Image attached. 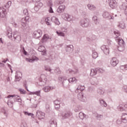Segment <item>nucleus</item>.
<instances>
[{
    "instance_id": "obj_1",
    "label": "nucleus",
    "mask_w": 127,
    "mask_h": 127,
    "mask_svg": "<svg viewBox=\"0 0 127 127\" xmlns=\"http://www.w3.org/2000/svg\"><path fill=\"white\" fill-rule=\"evenodd\" d=\"M11 5V1H8L4 6L0 7V16L2 18V20H6V9L9 8Z\"/></svg>"
},
{
    "instance_id": "obj_2",
    "label": "nucleus",
    "mask_w": 127,
    "mask_h": 127,
    "mask_svg": "<svg viewBox=\"0 0 127 127\" xmlns=\"http://www.w3.org/2000/svg\"><path fill=\"white\" fill-rule=\"evenodd\" d=\"M84 90H85V86L79 85L75 91L76 94L78 93L77 95L78 99L81 102H86L87 101V98L84 96V94L82 92Z\"/></svg>"
},
{
    "instance_id": "obj_3",
    "label": "nucleus",
    "mask_w": 127,
    "mask_h": 127,
    "mask_svg": "<svg viewBox=\"0 0 127 127\" xmlns=\"http://www.w3.org/2000/svg\"><path fill=\"white\" fill-rule=\"evenodd\" d=\"M116 41L118 43L119 47H118V49L119 51H120V52H122L125 50V42L124 41V40L119 38L118 37L116 38Z\"/></svg>"
},
{
    "instance_id": "obj_4",
    "label": "nucleus",
    "mask_w": 127,
    "mask_h": 127,
    "mask_svg": "<svg viewBox=\"0 0 127 127\" xmlns=\"http://www.w3.org/2000/svg\"><path fill=\"white\" fill-rule=\"evenodd\" d=\"M47 81V78H46V76L44 74H42L39 78V82H38V84L41 86H45V85H46Z\"/></svg>"
},
{
    "instance_id": "obj_5",
    "label": "nucleus",
    "mask_w": 127,
    "mask_h": 127,
    "mask_svg": "<svg viewBox=\"0 0 127 127\" xmlns=\"http://www.w3.org/2000/svg\"><path fill=\"white\" fill-rule=\"evenodd\" d=\"M79 24L81 27L86 28L90 25V20L88 19H82L79 21Z\"/></svg>"
},
{
    "instance_id": "obj_6",
    "label": "nucleus",
    "mask_w": 127,
    "mask_h": 127,
    "mask_svg": "<svg viewBox=\"0 0 127 127\" xmlns=\"http://www.w3.org/2000/svg\"><path fill=\"white\" fill-rule=\"evenodd\" d=\"M115 14H110L109 12L104 11L102 14V16L104 18H106V19H108L109 20H111L113 21L114 19H115V17L114 16Z\"/></svg>"
},
{
    "instance_id": "obj_7",
    "label": "nucleus",
    "mask_w": 127,
    "mask_h": 127,
    "mask_svg": "<svg viewBox=\"0 0 127 127\" xmlns=\"http://www.w3.org/2000/svg\"><path fill=\"white\" fill-rule=\"evenodd\" d=\"M60 81H63L62 82L63 86L64 87V88H67L69 86V82L68 80H67V78L64 76H60L59 77Z\"/></svg>"
},
{
    "instance_id": "obj_8",
    "label": "nucleus",
    "mask_w": 127,
    "mask_h": 127,
    "mask_svg": "<svg viewBox=\"0 0 127 127\" xmlns=\"http://www.w3.org/2000/svg\"><path fill=\"white\" fill-rule=\"evenodd\" d=\"M13 37L14 38L15 42H16L17 43H19V42H20L21 40V37L20 36V35H19L18 32H14L13 34Z\"/></svg>"
},
{
    "instance_id": "obj_9",
    "label": "nucleus",
    "mask_w": 127,
    "mask_h": 127,
    "mask_svg": "<svg viewBox=\"0 0 127 127\" xmlns=\"http://www.w3.org/2000/svg\"><path fill=\"white\" fill-rule=\"evenodd\" d=\"M7 99H9L10 98H13L14 99V102H18V103H22V100H21V98H20V97L18 95H16L15 94L13 95H9L7 97Z\"/></svg>"
},
{
    "instance_id": "obj_10",
    "label": "nucleus",
    "mask_w": 127,
    "mask_h": 127,
    "mask_svg": "<svg viewBox=\"0 0 127 127\" xmlns=\"http://www.w3.org/2000/svg\"><path fill=\"white\" fill-rule=\"evenodd\" d=\"M62 17L66 21H72L73 20V17L68 13H64L62 14Z\"/></svg>"
},
{
    "instance_id": "obj_11",
    "label": "nucleus",
    "mask_w": 127,
    "mask_h": 127,
    "mask_svg": "<svg viewBox=\"0 0 127 127\" xmlns=\"http://www.w3.org/2000/svg\"><path fill=\"white\" fill-rule=\"evenodd\" d=\"M41 35H42V32H41V30H40L35 31L33 34V38H36V39L40 38Z\"/></svg>"
},
{
    "instance_id": "obj_12",
    "label": "nucleus",
    "mask_w": 127,
    "mask_h": 127,
    "mask_svg": "<svg viewBox=\"0 0 127 127\" xmlns=\"http://www.w3.org/2000/svg\"><path fill=\"white\" fill-rule=\"evenodd\" d=\"M109 6L111 8H117L118 7V2L116 0H109Z\"/></svg>"
},
{
    "instance_id": "obj_13",
    "label": "nucleus",
    "mask_w": 127,
    "mask_h": 127,
    "mask_svg": "<svg viewBox=\"0 0 127 127\" xmlns=\"http://www.w3.org/2000/svg\"><path fill=\"white\" fill-rule=\"evenodd\" d=\"M29 21V16H27L25 17V18H22L21 20V25L23 27H25L26 26V24H27V22Z\"/></svg>"
},
{
    "instance_id": "obj_14",
    "label": "nucleus",
    "mask_w": 127,
    "mask_h": 127,
    "mask_svg": "<svg viewBox=\"0 0 127 127\" xmlns=\"http://www.w3.org/2000/svg\"><path fill=\"white\" fill-rule=\"evenodd\" d=\"M15 78V82H17V81L18 82L20 81V80L21 79V78H22V73L19 71H16Z\"/></svg>"
},
{
    "instance_id": "obj_15",
    "label": "nucleus",
    "mask_w": 127,
    "mask_h": 127,
    "mask_svg": "<svg viewBox=\"0 0 127 127\" xmlns=\"http://www.w3.org/2000/svg\"><path fill=\"white\" fill-rule=\"evenodd\" d=\"M101 49L106 55H108L109 54L110 49H109V47L106 45H103L101 46Z\"/></svg>"
},
{
    "instance_id": "obj_16",
    "label": "nucleus",
    "mask_w": 127,
    "mask_h": 127,
    "mask_svg": "<svg viewBox=\"0 0 127 127\" xmlns=\"http://www.w3.org/2000/svg\"><path fill=\"white\" fill-rule=\"evenodd\" d=\"M73 50H74V46L73 45H68L65 47V51L68 54L70 53H72L73 52Z\"/></svg>"
},
{
    "instance_id": "obj_17",
    "label": "nucleus",
    "mask_w": 127,
    "mask_h": 127,
    "mask_svg": "<svg viewBox=\"0 0 127 127\" xmlns=\"http://www.w3.org/2000/svg\"><path fill=\"white\" fill-rule=\"evenodd\" d=\"M110 64L113 67H116L119 64V60L116 58H113L110 61Z\"/></svg>"
},
{
    "instance_id": "obj_18",
    "label": "nucleus",
    "mask_w": 127,
    "mask_h": 127,
    "mask_svg": "<svg viewBox=\"0 0 127 127\" xmlns=\"http://www.w3.org/2000/svg\"><path fill=\"white\" fill-rule=\"evenodd\" d=\"M36 117H38L39 120H44V118H45V113L41 111H37Z\"/></svg>"
},
{
    "instance_id": "obj_19",
    "label": "nucleus",
    "mask_w": 127,
    "mask_h": 127,
    "mask_svg": "<svg viewBox=\"0 0 127 127\" xmlns=\"http://www.w3.org/2000/svg\"><path fill=\"white\" fill-rule=\"evenodd\" d=\"M54 89H55V87L54 86H47L43 88V91H44L45 93H48V92H50V91L54 90Z\"/></svg>"
},
{
    "instance_id": "obj_20",
    "label": "nucleus",
    "mask_w": 127,
    "mask_h": 127,
    "mask_svg": "<svg viewBox=\"0 0 127 127\" xmlns=\"http://www.w3.org/2000/svg\"><path fill=\"white\" fill-rule=\"evenodd\" d=\"M79 70L78 68L76 67L74 70H72V69H69L66 70V73L68 74H71V75H75V74H78Z\"/></svg>"
},
{
    "instance_id": "obj_21",
    "label": "nucleus",
    "mask_w": 127,
    "mask_h": 127,
    "mask_svg": "<svg viewBox=\"0 0 127 127\" xmlns=\"http://www.w3.org/2000/svg\"><path fill=\"white\" fill-rule=\"evenodd\" d=\"M63 119H68L72 116V113L70 112H66L62 115Z\"/></svg>"
},
{
    "instance_id": "obj_22",
    "label": "nucleus",
    "mask_w": 127,
    "mask_h": 127,
    "mask_svg": "<svg viewBox=\"0 0 127 127\" xmlns=\"http://www.w3.org/2000/svg\"><path fill=\"white\" fill-rule=\"evenodd\" d=\"M50 127H57V122L56 121V120L52 119L50 121Z\"/></svg>"
},
{
    "instance_id": "obj_23",
    "label": "nucleus",
    "mask_w": 127,
    "mask_h": 127,
    "mask_svg": "<svg viewBox=\"0 0 127 127\" xmlns=\"http://www.w3.org/2000/svg\"><path fill=\"white\" fill-rule=\"evenodd\" d=\"M64 10H65V5H62L59 6L57 11L58 13H62V12H64Z\"/></svg>"
},
{
    "instance_id": "obj_24",
    "label": "nucleus",
    "mask_w": 127,
    "mask_h": 127,
    "mask_svg": "<svg viewBox=\"0 0 127 127\" xmlns=\"http://www.w3.org/2000/svg\"><path fill=\"white\" fill-rule=\"evenodd\" d=\"M42 6H43V3L41 2L38 3L37 4L35 5L34 7L35 11H38V10H39V9H40V8H41Z\"/></svg>"
},
{
    "instance_id": "obj_25",
    "label": "nucleus",
    "mask_w": 127,
    "mask_h": 127,
    "mask_svg": "<svg viewBox=\"0 0 127 127\" xmlns=\"http://www.w3.org/2000/svg\"><path fill=\"white\" fill-rule=\"evenodd\" d=\"M121 120L122 123H124V124H127V114L123 113L122 114V116L121 117Z\"/></svg>"
},
{
    "instance_id": "obj_26",
    "label": "nucleus",
    "mask_w": 127,
    "mask_h": 127,
    "mask_svg": "<svg viewBox=\"0 0 127 127\" xmlns=\"http://www.w3.org/2000/svg\"><path fill=\"white\" fill-rule=\"evenodd\" d=\"M42 60L43 61H46L47 62H48V63H50L51 64H52V63H53V58L51 56L49 57V58H44Z\"/></svg>"
},
{
    "instance_id": "obj_27",
    "label": "nucleus",
    "mask_w": 127,
    "mask_h": 127,
    "mask_svg": "<svg viewBox=\"0 0 127 127\" xmlns=\"http://www.w3.org/2000/svg\"><path fill=\"white\" fill-rule=\"evenodd\" d=\"M52 20L53 21L56 25H60V22L59 21V20L58 18L55 16H53L52 17Z\"/></svg>"
},
{
    "instance_id": "obj_28",
    "label": "nucleus",
    "mask_w": 127,
    "mask_h": 127,
    "mask_svg": "<svg viewBox=\"0 0 127 127\" xmlns=\"http://www.w3.org/2000/svg\"><path fill=\"white\" fill-rule=\"evenodd\" d=\"M99 103L101 107H104L106 108L108 106V104H107L106 101H105L102 98L99 99Z\"/></svg>"
},
{
    "instance_id": "obj_29",
    "label": "nucleus",
    "mask_w": 127,
    "mask_h": 127,
    "mask_svg": "<svg viewBox=\"0 0 127 127\" xmlns=\"http://www.w3.org/2000/svg\"><path fill=\"white\" fill-rule=\"evenodd\" d=\"M98 83H99V80H98V78H97V77L93 78L91 80V85H98Z\"/></svg>"
},
{
    "instance_id": "obj_30",
    "label": "nucleus",
    "mask_w": 127,
    "mask_h": 127,
    "mask_svg": "<svg viewBox=\"0 0 127 127\" xmlns=\"http://www.w3.org/2000/svg\"><path fill=\"white\" fill-rule=\"evenodd\" d=\"M79 118L80 120H84V119H88V116L86 115L83 112H80L79 113Z\"/></svg>"
},
{
    "instance_id": "obj_31",
    "label": "nucleus",
    "mask_w": 127,
    "mask_h": 127,
    "mask_svg": "<svg viewBox=\"0 0 127 127\" xmlns=\"http://www.w3.org/2000/svg\"><path fill=\"white\" fill-rule=\"evenodd\" d=\"M48 39H49V36L47 34H45L42 39L41 42L42 43H45Z\"/></svg>"
},
{
    "instance_id": "obj_32",
    "label": "nucleus",
    "mask_w": 127,
    "mask_h": 127,
    "mask_svg": "<svg viewBox=\"0 0 127 127\" xmlns=\"http://www.w3.org/2000/svg\"><path fill=\"white\" fill-rule=\"evenodd\" d=\"M87 6L88 9H89V10H91L92 11L96 9V6L94 5H93L92 4H87Z\"/></svg>"
},
{
    "instance_id": "obj_33",
    "label": "nucleus",
    "mask_w": 127,
    "mask_h": 127,
    "mask_svg": "<svg viewBox=\"0 0 127 127\" xmlns=\"http://www.w3.org/2000/svg\"><path fill=\"white\" fill-rule=\"evenodd\" d=\"M92 20L95 24H99L100 22V20H99V18H98V17H97L96 16H94L92 17Z\"/></svg>"
},
{
    "instance_id": "obj_34",
    "label": "nucleus",
    "mask_w": 127,
    "mask_h": 127,
    "mask_svg": "<svg viewBox=\"0 0 127 127\" xmlns=\"http://www.w3.org/2000/svg\"><path fill=\"white\" fill-rule=\"evenodd\" d=\"M118 27H120V28H122V29H125V28H126V24L124 22H119Z\"/></svg>"
},
{
    "instance_id": "obj_35",
    "label": "nucleus",
    "mask_w": 127,
    "mask_h": 127,
    "mask_svg": "<svg viewBox=\"0 0 127 127\" xmlns=\"http://www.w3.org/2000/svg\"><path fill=\"white\" fill-rule=\"evenodd\" d=\"M54 103L56 106H58V107L55 106V109H56V110H58V109L60 108V101L56 100L54 102Z\"/></svg>"
},
{
    "instance_id": "obj_36",
    "label": "nucleus",
    "mask_w": 127,
    "mask_h": 127,
    "mask_svg": "<svg viewBox=\"0 0 127 127\" xmlns=\"http://www.w3.org/2000/svg\"><path fill=\"white\" fill-rule=\"evenodd\" d=\"M97 70H99L98 69H91V72H90V75L91 76H95V75H97Z\"/></svg>"
},
{
    "instance_id": "obj_37",
    "label": "nucleus",
    "mask_w": 127,
    "mask_h": 127,
    "mask_svg": "<svg viewBox=\"0 0 127 127\" xmlns=\"http://www.w3.org/2000/svg\"><path fill=\"white\" fill-rule=\"evenodd\" d=\"M92 57L94 59L98 58V53L95 51V50H92Z\"/></svg>"
},
{
    "instance_id": "obj_38",
    "label": "nucleus",
    "mask_w": 127,
    "mask_h": 127,
    "mask_svg": "<svg viewBox=\"0 0 127 127\" xmlns=\"http://www.w3.org/2000/svg\"><path fill=\"white\" fill-rule=\"evenodd\" d=\"M97 93L98 95L102 96V95H104V94H105V90L103 89L99 88L97 90Z\"/></svg>"
},
{
    "instance_id": "obj_39",
    "label": "nucleus",
    "mask_w": 127,
    "mask_h": 127,
    "mask_svg": "<svg viewBox=\"0 0 127 127\" xmlns=\"http://www.w3.org/2000/svg\"><path fill=\"white\" fill-rule=\"evenodd\" d=\"M69 83H76L77 82V79L76 77H71L68 79Z\"/></svg>"
},
{
    "instance_id": "obj_40",
    "label": "nucleus",
    "mask_w": 127,
    "mask_h": 127,
    "mask_svg": "<svg viewBox=\"0 0 127 127\" xmlns=\"http://www.w3.org/2000/svg\"><path fill=\"white\" fill-rule=\"evenodd\" d=\"M11 20H12V21L11 22V23L12 25L14 26V27H18V24L14 21V20H13V18H11Z\"/></svg>"
},
{
    "instance_id": "obj_41",
    "label": "nucleus",
    "mask_w": 127,
    "mask_h": 127,
    "mask_svg": "<svg viewBox=\"0 0 127 127\" xmlns=\"http://www.w3.org/2000/svg\"><path fill=\"white\" fill-rule=\"evenodd\" d=\"M56 33L58 34V36H62V37H64L65 36V34H64L63 32L57 31Z\"/></svg>"
},
{
    "instance_id": "obj_42",
    "label": "nucleus",
    "mask_w": 127,
    "mask_h": 127,
    "mask_svg": "<svg viewBox=\"0 0 127 127\" xmlns=\"http://www.w3.org/2000/svg\"><path fill=\"white\" fill-rule=\"evenodd\" d=\"M114 33L117 36L116 37H115V40L116 39V38L117 37L120 38V37H119V36H120V35H121V33H120V31L116 30L114 31Z\"/></svg>"
},
{
    "instance_id": "obj_43",
    "label": "nucleus",
    "mask_w": 127,
    "mask_h": 127,
    "mask_svg": "<svg viewBox=\"0 0 127 127\" xmlns=\"http://www.w3.org/2000/svg\"><path fill=\"white\" fill-rule=\"evenodd\" d=\"M38 61V60H39V59H38V58L35 57L34 58H33L32 59H29V62L30 63H32V62H34V61Z\"/></svg>"
},
{
    "instance_id": "obj_44",
    "label": "nucleus",
    "mask_w": 127,
    "mask_h": 127,
    "mask_svg": "<svg viewBox=\"0 0 127 127\" xmlns=\"http://www.w3.org/2000/svg\"><path fill=\"white\" fill-rule=\"evenodd\" d=\"M103 115H101L99 114H97L96 116V118L97 120H98V121H101V120L103 119Z\"/></svg>"
},
{
    "instance_id": "obj_45",
    "label": "nucleus",
    "mask_w": 127,
    "mask_h": 127,
    "mask_svg": "<svg viewBox=\"0 0 127 127\" xmlns=\"http://www.w3.org/2000/svg\"><path fill=\"white\" fill-rule=\"evenodd\" d=\"M7 104L9 108H12L13 107V102L10 100H8Z\"/></svg>"
},
{
    "instance_id": "obj_46",
    "label": "nucleus",
    "mask_w": 127,
    "mask_h": 127,
    "mask_svg": "<svg viewBox=\"0 0 127 127\" xmlns=\"http://www.w3.org/2000/svg\"><path fill=\"white\" fill-rule=\"evenodd\" d=\"M120 69L121 70H122L123 71H126L127 70V64L125 65H121L120 66Z\"/></svg>"
},
{
    "instance_id": "obj_47",
    "label": "nucleus",
    "mask_w": 127,
    "mask_h": 127,
    "mask_svg": "<svg viewBox=\"0 0 127 127\" xmlns=\"http://www.w3.org/2000/svg\"><path fill=\"white\" fill-rule=\"evenodd\" d=\"M40 90L37 91H35V92H31V95H36L37 96H40Z\"/></svg>"
},
{
    "instance_id": "obj_48",
    "label": "nucleus",
    "mask_w": 127,
    "mask_h": 127,
    "mask_svg": "<svg viewBox=\"0 0 127 127\" xmlns=\"http://www.w3.org/2000/svg\"><path fill=\"white\" fill-rule=\"evenodd\" d=\"M45 70L46 71H48V72H50V73H51V71L52 70L50 66L47 65L45 66Z\"/></svg>"
},
{
    "instance_id": "obj_49",
    "label": "nucleus",
    "mask_w": 127,
    "mask_h": 127,
    "mask_svg": "<svg viewBox=\"0 0 127 127\" xmlns=\"http://www.w3.org/2000/svg\"><path fill=\"white\" fill-rule=\"evenodd\" d=\"M1 112L3 114H4V115L5 117H6V118L7 117V113H6V111H5V109H4V108H2L1 109Z\"/></svg>"
},
{
    "instance_id": "obj_50",
    "label": "nucleus",
    "mask_w": 127,
    "mask_h": 127,
    "mask_svg": "<svg viewBox=\"0 0 127 127\" xmlns=\"http://www.w3.org/2000/svg\"><path fill=\"white\" fill-rule=\"evenodd\" d=\"M55 73H56L57 74H61L60 68L59 67H56L55 69Z\"/></svg>"
},
{
    "instance_id": "obj_51",
    "label": "nucleus",
    "mask_w": 127,
    "mask_h": 127,
    "mask_svg": "<svg viewBox=\"0 0 127 127\" xmlns=\"http://www.w3.org/2000/svg\"><path fill=\"white\" fill-rule=\"evenodd\" d=\"M23 87H25L26 90H27V92H29V90H28V88H27V82L26 81H25L23 82Z\"/></svg>"
},
{
    "instance_id": "obj_52",
    "label": "nucleus",
    "mask_w": 127,
    "mask_h": 127,
    "mask_svg": "<svg viewBox=\"0 0 127 127\" xmlns=\"http://www.w3.org/2000/svg\"><path fill=\"white\" fill-rule=\"evenodd\" d=\"M19 91L20 94H23L24 95H25V94H26V91H25L24 89L19 88Z\"/></svg>"
},
{
    "instance_id": "obj_53",
    "label": "nucleus",
    "mask_w": 127,
    "mask_h": 127,
    "mask_svg": "<svg viewBox=\"0 0 127 127\" xmlns=\"http://www.w3.org/2000/svg\"><path fill=\"white\" fill-rule=\"evenodd\" d=\"M7 35L8 38H9L10 39H11V38H12V32H8Z\"/></svg>"
},
{
    "instance_id": "obj_54",
    "label": "nucleus",
    "mask_w": 127,
    "mask_h": 127,
    "mask_svg": "<svg viewBox=\"0 0 127 127\" xmlns=\"http://www.w3.org/2000/svg\"><path fill=\"white\" fill-rule=\"evenodd\" d=\"M24 115H25L26 116H31L32 117L33 116V114L32 113H28V112H24Z\"/></svg>"
},
{
    "instance_id": "obj_55",
    "label": "nucleus",
    "mask_w": 127,
    "mask_h": 127,
    "mask_svg": "<svg viewBox=\"0 0 127 127\" xmlns=\"http://www.w3.org/2000/svg\"><path fill=\"white\" fill-rule=\"evenodd\" d=\"M23 12L25 15H28V10H27V9H24Z\"/></svg>"
},
{
    "instance_id": "obj_56",
    "label": "nucleus",
    "mask_w": 127,
    "mask_h": 127,
    "mask_svg": "<svg viewBox=\"0 0 127 127\" xmlns=\"http://www.w3.org/2000/svg\"><path fill=\"white\" fill-rule=\"evenodd\" d=\"M123 91L125 92V93H127V85H124L123 87Z\"/></svg>"
},
{
    "instance_id": "obj_57",
    "label": "nucleus",
    "mask_w": 127,
    "mask_h": 127,
    "mask_svg": "<svg viewBox=\"0 0 127 127\" xmlns=\"http://www.w3.org/2000/svg\"><path fill=\"white\" fill-rule=\"evenodd\" d=\"M64 2V0H58L57 1V3L58 4H62Z\"/></svg>"
},
{
    "instance_id": "obj_58",
    "label": "nucleus",
    "mask_w": 127,
    "mask_h": 127,
    "mask_svg": "<svg viewBox=\"0 0 127 127\" xmlns=\"http://www.w3.org/2000/svg\"><path fill=\"white\" fill-rule=\"evenodd\" d=\"M48 5L50 7V6H52V5H53V4L52 3V1L51 0H50V1H49V2H48Z\"/></svg>"
},
{
    "instance_id": "obj_59",
    "label": "nucleus",
    "mask_w": 127,
    "mask_h": 127,
    "mask_svg": "<svg viewBox=\"0 0 127 127\" xmlns=\"http://www.w3.org/2000/svg\"><path fill=\"white\" fill-rule=\"evenodd\" d=\"M116 123L118 125H121L123 122H122V119H118Z\"/></svg>"
},
{
    "instance_id": "obj_60",
    "label": "nucleus",
    "mask_w": 127,
    "mask_h": 127,
    "mask_svg": "<svg viewBox=\"0 0 127 127\" xmlns=\"http://www.w3.org/2000/svg\"><path fill=\"white\" fill-rule=\"evenodd\" d=\"M22 52L24 55H27V52L25 51L24 47H23Z\"/></svg>"
},
{
    "instance_id": "obj_61",
    "label": "nucleus",
    "mask_w": 127,
    "mask_h": 127,
    "mask_svg": "<svg viewBox=\"0 0 127 127\" xmlns=\"http://www.w3.org/2000/svg\"><path fill=\"white\" fill-rule=\"evenodd\" d=\"M118 79L119 81H122V80H123V75L122 74H120L118 76Z\"/></svg>"
},
{
    "instance_id": "obj_62",
    "label": "nucleus",
    "mask_w": 127,
    "mask_h": 127,
    "mask_svg": "<svg viewBox=\"0 0 127 127\" xmlns=\"http://www.w3.org/2000/svg\"><path fill=\"white\" fill-rule=\"evenodd\" d=\"M49 12H50V13H53L54 11H53V9L52 8V6H50V9L49 10Z\"/></svg>"
},
{
    "instance_id": "obj_63",
    "label": "nucleus",
    "mask_w": 127,
    "mask_h": 127,
    "mask_svg": "<svg viewBox=\"0 0 127 127\" xmlns=\"http://www.w3.org/2000/svg\"><path fill=\"white\" fill-rule=\"evenodd\" d=\"M80 63H81V65H84V64H85V60L81 59L80 60Z\"/></svg>"
},
{
    "instance_id": "obj_64",
    "label": "nucleus",
    "mask_w": 127,
    "mask_h": 127,
    "mask_svg": "<svg viewBox=\"0 0 127 127\" xmlns=\"http://www.w3.org/2000/svg\"><path fill=\"white\" fill-rule=\"evenodd\" d=\"M21 127H27V125L26 124V123L22 124Z\"/></svg>"
}]
</instances>
